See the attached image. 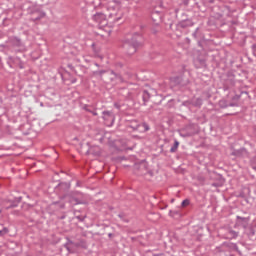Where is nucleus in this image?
Masks as SVG:
<instances>
[{"label": "nucleus", "instance_id": "1", "mask_svg": "<svg viewBox=\"0 0 256 256\" xmlns=\"http://www.w3.org/2000/svg\"><path fill=\"white\" fill-rule=\"evenodd\" d=\"M141 41H143V37L139 33L134 34L131 38H127L123 43V49H125L127 55H135L141 45Z\"/></svg>", "mask_w": 256, "mask_h": 256}, {"label": "nucleus", "instance_id": "2", "mask_svg": "<svg viewBox=\"0 0 256 256\" xmlns=\"http://www.w3.org/2000/svg\"><path fill=\"white\" fill-rule=\"evenodd\" d=\"M119 0H108V17L113 19L114 23H118L121 20V14H119Z\"/></svg>", "mask_w": 256, "mask_h": 256}, {"label": "nucleus", "instance_id": "3", "mask_svg": "<svg viewBox=\"0 0 256 256\" xmlns=\"http://www.w3.org/2000/svg\"><path fill=\"white\" fill-rule=\"evenodd\" d=\"M64 247L65 249H67L69 253H75V249H77V247H81L82 249H87V241H85L84 239H81L79 240V242H73L68 239Z\"/></svg>", "mask_w": 256, "mask_h": 256}, {"label": "nucleus", "instance_id": "4", "mask_svg": "<svg viewBox=\"0 0 256 256\" xmlns=\"http://www.w3.org/2000/svg\"><path fill=\"white\" fill-rule=\"evenodd\" d=\"M92 21L96 23L97 27L99 29H103V27H107L109 21L107 20V15L97 12L92 16Z\"/></svg>", "mask_w": 256, "mask_h": 256}, {"label": "nucleus", "instance_id": "5", "mask_svg": "<svg viewBox=\"0 0 256 256\" xmlns=\"http://www.w3.org/2000/svg\"><path fill=\"white\" fill-rule=\"evenodd\" d=\"M163 9H167V6L163 5V2L156 6L152 11L151 18L154 23H159L161 21V17H163Z\"/></svg>", "mask_w": 256, "mask_h": 256}, {"label": "nucleus", "instance_id": "6", "mask_svg": "<svg viewBox=\"0 0 256 256\" xmlns=\"http://www.w3.org/2000/svg\"><path fill=\"white\" fill-rule=\"evenodd\" d=\"M103 119L106 121L107 125L110 127L115 123V114L111 111H104L102 112Z\"/></svg>", "mask_w": 256, "mask_h": 256}, {"label": "nucleus", "instance_id": "7", "mask_svg": "<svg viewBox=\"0 0 256 256\" xmlns=\"http://www.w3.org/2000/svg\"><path fill=\"white\" fill-rule=\"evenodd\" d=\"M237 237H239V232L231 229V228H227L226 229V233L224 234V239H237Z\"/></svg>", "mask_w": 256, "mask_h": 256}, {"label": "nucleus", "instance_id": "8", "mask_svg": "<svg viewBox=\"0 0 256 256\" xmlns=\"http://www.w3.org/2000/svg\"><path fill=\"white\" fill-rule=\"evenodd\" d=\"M130 127H131L134 131H139V129H143L144 132L149 131V125H148L147 123L138 124L137 122H132V124L130 125Z\"/></svg>", "mask_w": 256, "mask_h": 256}, {"label": "nucleus", "instance_id": "9", "mask_svg": "<svg viewBox=\"0 0 256 256\" xmlns=\"http://www.w3.org/2000/svg\"><path fill=\"white\" fill-rule=\"evenodd\" d=\"M231 155H233L234 157H248L249 153L247 152V149L245 148H240V149H234L231 152Z\"/></svg>", "mask_w": 256, "mask_h": 256}, {"label": "nucleus", "instance_id": "10", "mask_svg": "<svg viewBox=\"0 0 256 256\" xmlns=\"http://www.w3.org/2000/svg\"><path fill=\"white\" fill-rule=\"evenodd\" d=\"M236 219V225H238V227H243L244 229H247L249 225V218L237 216Z\"/></svg>", "mask_w": 256, "mask_h": 256}, {"label": "nucleus", "instance_id": "11", "mask_svg": "<svg viewBox=\"0 0 256 256\" xmlns=\"http://www.w3.org/2000/svg\"><path fill=\"white\" fill-rule=\"evenodd\" d=\"M110 81L111 83H121L123 81V77L119 73H115V71H110Z\"/></svg>", "mask_w": 256, "mask_h": 256}, {"label": "nucleus", "instance_id": "12", "mask_svg": "<svg viewBox=\"0 0 256 256\" xmlns=\"http://www.w3.org/2000/svg\"><path fill=\"white\" fill-rule=\"evenodd\" d=\"M235 87V77H229L224 83V91H229V89Z\"/></svg>", "mask_w": 256, "mask_h": 256}, {"label": "nucleus", "instance_id": "13", "mask_svg": "<svg viewBox=\"0 0 256 256\" xmlns=\"http://www.w3.org/2000/svg\"><path fill=\"white\" fill-rule=\"evenodd\" d=\"M65 201H67L68 203H70V205H82L83 202L79 201V199L66 195L64 196Z\"/></svg>", "mask_w": 256, "mask_h": 256}, {"label": "nucleus", "instance_id": "14", "mask_svg": "<svg viewBox=\"0 0 256 256\" xmlns=\"http://www.w3.org/2000/svg\"><path fill=\"white\" fill-rule=\"evenodd\" d=\"M180 27H182L183 29H185V27H193V20L186 19L180 21Z\"/></svg>", "mask_w": 256, "mask_h": 256}, {"label": "nucleus", "instance_id": "15", "mask_svg": "<svg viewBox=\"0 0 256 256\" xmlns=\"http://www.w3.org/2000/svg\"><path fill=\"white\" fill-rule=\"evenodd\" d=\"M170 83L172 87H177V85H179L181 83V77L176 76V77H172L170 79Z\"/></svg>", "mask_w": 256, "mask_h": 256}, {"label": "nucleus", "instance_id": "16", "mask_svg": "<svg viewBox=\"0 0 256 256\" xmlns=\"http://www.w3.org/2000/svg\"><path fill=\"white\" fill-rule=\"evenodd\" d=\"M150 98H151V95L149 94V92L147 90H144L142 93V99H143L144 105H146V103L149 101Z\"/></svg>", "mask_w": 256, "mask_h": 256}, {"label": "nucleus", "instance_id": "17", "mask_svg": "<svg viewBox=\"0 0 256 256\" xmlns=\"http://www.w3.org/2000/svg\"><path fill=\"white\" fill-rule=\"evenodd\" d=\"M201 105H203V99L201 98L192 99L193 107H201Z\"/></svg>", "mask_w": 256, "mask_h": 256}, {"label": "nucleus", "instance_id": "18", "mask_svg": "<svg viewBox=\"0 0 256 256\" xmlns=\"http://www.w3.org/2000/svg\"><path fill=\"white\" fill-rule=\"evenodd\" d=\"M14 45H16V47H21L22 51L25 49V46L21 43V39L19 38L14 39Z\"/></svg>", "mask_w": 256, "mask_h": 256}, {"label": "nucleus", "instance_id": "19", "mask_svg": "<svg viewBox=\"0 0 256 256\" xmlns=\"http://www.w3.org/2000/svg\"><path fill=\"white\" fill-rule=\"evenodd\" d=\"M179 148V141L175 140L174 145L170 148V153H175Z\"/></svg>", "mask_w": 256, "mask_h": 256}, {"label": "nucleus", "instance_id": "20", "mask_svg": "<svg viewBox=\"0 0 256 256\" xmlns=\"http://www.w3.org/2000/svg\"><path fill=\"white\" fill-rule=\"evenodd\" d=\"M43 17H45V12H40L39 16L33 18V21H39L40 19H43Z\"/></svg>", "mask_w": 256, "mask_h": 256}, {"label": "nucleus", "instance_id": "21", "mask_svg": "<svg viewBox=\"0 0 256 256\" xmlns=\"http://www.w3.org/2000/svg\"><path fill=\"white\" fill-rule=\"evenodd\" d=\"M105 73H107L106 70H97L93 72L94 75H99L100 77Z\"/></svg>", "mask_w": 256, "mask_h": 256}, {"label": "nucleus", "instance_id": "22", "mask_svg": "<svg viewBox=\"0 0 256 256\" xmlns=\"http://www.w3.org/2000/svg\"><path fill=\"white\" fill-rule=\"evenodd\" d=\"M182 105H183L184 107H191V105H192V100L184 101V102H182Z\"/></svg>", "mask_w": 256, "mask_h": 256}, {"label": "nucleus", "instance_id": "23", "mask_svg": "<svg viewBox=\"0 0 256 256\" xmlns=\"http://www.w3.org/2000/svg\"><path fill=\"white\" fill-rule=\"evenodd\" d=\"M189 203H191V201L189 199H185L182 201L181 206L182 207H187L189 205Z\"/></svg>", "mask_w": 256, "mask_h": 256}, {"label": "nucleus", "instance_id": "24", "mask_svg": "<svg viewBox=\"0 0 256 256\" xmlns=\"http://www.w3.org/2000/svg\"><path fill=\"white\" fill-rule=\"evenodd\" d=\"M54 205H60V209H65V203L64 202H54Z\"/></svg>", "mask_w": 256, "mask_h": 256}, {"label": "nucleus", "instance_id": "25", "mask_svg": "<svg viewBox=\"0 0 256 256\" xmlns=\"http://www.w3.org/2000/svg\"><path fill=\"white\" fill-rule=\"evenodd\" d=\"M118 217H120L124 221V223H129V220L125 219L124 214H119Z\"/></svg>", "mask_w": 256, "mask_h": 256}, {"label": "nucleus", "instance_id": "26", "mask_svg": "<svg viewBox=\"0 0 256 256\" xmlns=\"http://www.w3.org/2000/svg\"><path fill=\"white\" fill-rule=\"evenodd\" d=\"M170 215L173 217V215H179V212L178 211H173V210H170Z\"/></svg>", "mask_w": 256, "mask_h": 256}, {"label": "nucleus", "instance_id": "27", "mask_svg": "<svg viewBox=\"0 0 256 256\" xmlns=\"http://www.w3.org/2000/svg\"><path fill=\"white\" fill-rule=\"evenodd\" d=\"M198 31H199V28H196L195 32L192 34L195 39H197Z\"/></svg>", "mask_w": 256, "mask_h": 256}, {"label": "nucleus", "instance_id": "28", "mask_svg": "<svg viewBox=\"0 0 256 256\" xmlns=\"http://www.w3.org/2000/svg\"><path fill=\"white\" fill-rule=\"evenodd\" d=\"M224 107H237V104H235V103H230V104H228V105H226V106H224Z\"/></svg>", "mask_w": 256, "mask_h": 256}, {"label": "nucleus", "instance_id": "29", "mask_svg": "<svg viewBox=\"0 0 256 256\" xmlns=\"http://www.w3.org/2000/svg\"><path fill=\"white\" fill-rule=\"evenodd\" d=\"M181 137H191V134H183V133H180Z\"/></svg>", "mask_w": 256, "mask_h": 256}, {"label": "nucleus", "instance_id": "30", "mask_svg": "<svg viewBox=\"0 0 256 256\" xmlns=\"http://www.w3.org/2000/svg\"><path fill=\"white\" fill-rule=\"evenodd\" d=\"M77 219H78L79 221H85V218H83V217H81V216H77Z\"/></svg>", "mask_w": 256, "mask_h": 256}, {"label": "nucleus", "instance_id": "31", "mask_svg": "<svg viewBox=\"0 0 256 256\" xmlns=\"http://www.w3.org/2000/svg\"><path fill=\"white\" fill-rule=\"evenodd\" d=\"M21 197L16 198L17 203H21Z\"/></svg>", "mask_w": 256, "mask_h": 256}, {"label": "nucleus", "instance_id": "32", "mask_svg": "<svg viewBox=\"0 0 256 256\" xmlns=\"http://www.w3.org/2000/svg\"><path fill=\"white\" fill-rule=\"evenodd\" d=\"M252 169H254V171H256V164L252 165Z\"/></svg>", "mask_w": 256, "mask_h": 256}, {"label": "nucleus", "instance_id": "33", "mask_svg": "<svg viewBox=\"0 0 256 256\" xmlns=\"http://www.w3.org/2000/svg\"><path fill=\"white\" fill-rule=\"evenodd\" d=\"M11 207H17V205H10L7 209H11Z\"/></svg>", "mask_w": 256, "mask_h": 256}, {"label": "nucleus", "instance_id": "34", "mask_svg": "<svg viewBox=\"0 0 256 256\" xmlns=\"http://www.w3.org/2000/svg\"><path fill=\"white\" fill-rule=\"evenodd\" d=\"M1 236H3V231H2V230H0V237H1Z\"/></svg>", "mask_w": 256, "mask_h": 256}, {"label": "nucleus", "instance_id": "35", "mask_svg": "<svg viewBox=\"0 0 256 256\" xmlns=\"http://www.w3.org/2000/svg\"><path fill=\"white\" fill-rule=\"evenodd\" d=\"M108 237H113V234H112V233H109V234H108Z\"/></svg>", "mask_w": 256, "mask_h": 256}, {"label": "nucleus", "instance_id": "36", "mask_svg": "<svg viewBox=\"0 0 256 256\" xmlns=\"http://www.w3.org/2000/svg\"><path fill=\"white\" fill-rule=\"evenodd\" d=\"M20 69H23V64L20 63Z\"/></svg>", "mask_w": 256, "mask_h": 256}, {"label": "nucleus", "instance_id": "37", "mask_svg": "<svg viewBox=\"0 0 256 256\" xmlns=\"http://www.w3.org/2000/svg\"><path fill=\"white\" fill-rule=\"evenodd\" d=\"M59 185H60V186H61V185H67V183H60Z\"/></svg>", "mask_w": 256, "mask_h": 256}, {"label": "nucleus", "instance_id": "38", "mask_svg": "<svg viewBox=\"0 0 256 256\" xmlns=\"http://www.w3.org/2000/svg\"><path fill=\"white\" fill-rule=\"evenodd\" d=\"M95 66H96V67H99V64L95 63Z\"/></svg>", "mask_w": 256, "mask_h": 256}, {"label": "nucleus", "instance_id": "39", "mask_svg": "<svg viewBox=\"0 0 256 256\" xmlns=\"http://www.w3.org/2000/svg\"><path fill=\"white\" fill-rule=\"evenodd\" d=\"M40 106L43 107V102L40 103Z\"/></svg>", "mask_w": 256, "mask_h": 256}, {"label": "nucleus", "instance_id": "40", "mask_svg": "<svg viewBox=\"0 0 256 256\" xmlns=\"http://www.w3.org/2000/svg\"><path fill=\"white\" fill-rule=\"evenodd\" d=\"M222 103H223V102H220V105H223Z\"/></svg>", "mask_w": 256, "mask_h": 256}, {"label": "nucleus", "instance_id": "41", "mask_svg": "<svg viewBox=\"0 0 256 256\" xmlns=\"http://www.w3.org/2000/svg\"><path fill=\"white\" fill-rule=\"evenodd\" d=\"M0 213H2V210L0 209Z\"/></svg>", "mask_w": 256, "mask_h": 256}]
</instances>
